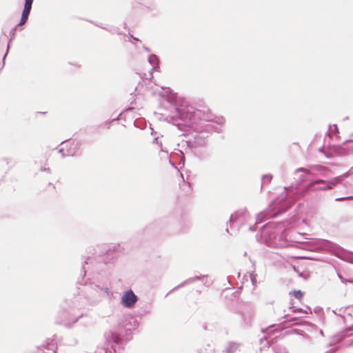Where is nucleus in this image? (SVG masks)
<instances>
[{
    "label": "nucleus",
    "instance_id": "obj_26",
    "mask_svg": "<svg viewBox=\"0 0 353 353\" xmlns=\"http://www.w3.org/2000/svg\"><path fill=\"white\" fill-rule=\"evenodd\" d=\"M119 247V245L117 246L115 245H109L108 249H106V254L110 255V253H112V252L117 251V249Z\"/></svg>",
    "mask_w": 353,
    "mask_h": 353
},
{
    "label": "nucleus",
    "instance_id": "obj_12",
    "mask_svg": "<svg viewBox=\"0 0 353 353\" xmlns=\"http://www.w3.org/2000/svg\"><path fill=\"white\" fill-rule=\"evenodd\" d=\"M138 296L132 290L125 291L121 297V304L126 308H132L138 301Z\"/></svg>",
    "mask_w": 353,
    "mask_h": 353
},
{
    "label": "nucleus",
    "instance_id": "obj_28",
    "mask_svg": "<svg viewBox=\"0 0 353 353\" xmlns=\"http://www.w3.org/2000/svg\"><path fill=\"white\" fill-rule=\"evenodd\" d=\"M293 295L296 299L301 300L303 296V293L301 290H295L293 292Z\"/></svg>",
    "mask_w": 353,
    "mask_h": 353
},
{
    "label": "nucleus",
    "instance_id": "obj_39",
    "mask_svg": "<svg viewBox=\"0 0 353 353\" xmlns=\"http://www.w3.org/2000/svg\"><path fill=\"white\" fill-rule=\"evenodd\" d=\"M121 114H122V113H120V114H119L118 117H117V118H116V119H112V120L110 122V123H113L114 121H118V120L120 119V117H121Z\"/></svg>",
    "mask_w": 353,
    "mask_h": 353
},
{
    "label": "nucleus",
    "instance_id": "obj_11",
    "mask_svg": "<svg viewBox=\"0 0 353 353\" xmlns=\"http://www.w3.org/2000/svg\"><path fill=\"white\" fill-rule=\"evenodd\" d=\"M57 348V343L53 339H48L41 345L37 347V350L32 353H55Z\"/></svg>",
    "mask_w": 353,
    "mask_h": 353
},
{
    "label": "nucleus",
    "instance_id": "obj_30",
    "mask_svg": "<svg viewBox=\"0 0 353 353\" xmlns=\"http://www.w3.org/2000/svg\"><path fill=\"white\" fill-rule=\"evenodd\" d=\"M338 277L340 279L342 283H353V279H345L341 274H338Z\"/></svg>",
    "mask_w": 353,
    "mask_h": 353
},
{
    "label": "nucleus",
    "instance_id": "obj_9",
    "mask_svg": "<svg viewBox=\"0 0 353 353\" xmlns=\"http://www.w3.org/2000/svg\"><path fill=\"white\" fill-rule=\"evenodd\" d=\"M292 241V240H291ZM293 241L302 243V241L298 240H293ZM304 243V248L311 250L319 252L321 250L325 249L327 248V244L330 242L325 239H310L308 241L303 242Z\"/></svg>",
    "mask_w": 353,
    "mask_h": 353
},
{
    "label": "nucleus",
    "instance_id": "obj_2",
    "mask_svg": "<svg viewBox=\"0 0 353 353\" xmlns=\"http://www.w3.org/2000/svg\"><path fill=\"white\" fill-rule=\"evenodd\" d=\"M94 260L92 257L88 256L82 265L83 277L78 281V283L81 285V288H79L81 294L75 297L73 301L74 307L78 310L97 303L101 300L103 294H105L107 296L110 294V289L108 287L101 286L94 283H88V281L84 278L86 273L85 265L92 264Z\"/></svg>",
    "mask_w": 353,
    "mask_h": 353
},
{
    "label": "nucleus",
    "instance_id": "obj_38",
    "mask_svg": "<svg viewBox=\"0 0 353 353\" xmlns=\"http://www.w3.org/2000/svg\"><path fill=\"white\" fill-rule=\"evenodd\" d=\"M197 352L198 353H210V352L208 351V350L206 348L204 350H203V349L197 350Z\"/></svg>",
    "mask_w": 353,
    "mask_h": 353
},
{
    "label": "nucleus",
    "instance_id": "obj_5",
    "mask_svg": "<svg viewBox=\"0 0 353 353\" xmlns=\"http://www.w3.org/2000/svg\"><path fill=\"white\" fill-rule=\"evenodd\" d=\"M106 347L99 348L96 353H121L124 341L120 335L112 331L105 334Z\"/></svg>",
    "mask_w": 353,
    "mask_h": 353
},
{
    "label": "nucleus",
    "instance_id": "obj_29",
    "mask_svg": "<svg viewBox=\"0 0 353 353\" xmlns=\"http://www.w3.org/2000/svg\"><path fill=\"white\" fill-rule=\"evenodd\" d=\"M250 280L252 281V285L254 286H256V274L253 272L250 273Z\"/></svg>",
    "mask_w": 353,
    "mask_h": 353
},
{
    "label": "nucleus",
    "instance_id": "obj_1",
    "mask_svg": "<svg viewBox=\"0 0 353 353\" xmlns=\"http://www.w3.org/2000/svg\"><path fill=\"white\" fill-rule=\"evenodd\" d=\"M168 101L173 104L175 114L167 116L165 120L181 131L199 133L219 132L225 123L224 117L214 115L206 106L196 109L186 99L176 94L169 97Z\"/></svg>",
    "mask_w": 353,
    "mask_h": 353
},
{
    "label": "nucleus",
    "instance_id": "obj_7",
    "mask_svg": "<svg viewBox=\"0 0 353 353\" xmlns=\"http://www.w3.org/2000/svg\"><path fill=\"white\" fill-rule=\"evenodd\" d=\"M186 143L190 150L199 159H203L208 157L209 154L205 149L207 139L203 135L196 134L193 139L188 140Z\"/></svg>",
    "mask_w": 353,
    "mask_h": 353
},
{
    "label": "nucleus",
    "instance_id": "obj_22",
    "mask_svg": "<svg viewBox=\"0 0 353 353\" xmlns=\"http://www.w3.org/2000/svg\"><path fill=\"white\" fill-rule=\"evenodd\" d=\"M238 349V345L235 343H230L226 349L225 353H234Z\"/></svg>",
    "mask_w": 353,
    "mask_h": 353
},
{
    "label": "nucleus",
    "instance_id": "obj_41",
    "mask_svg": "<svg viewBox=\"0 0 353 353\" xmlns=\"http://www.w3.org/2000/svg\"><path fill=\"white\" fill-rule=\"evenodd\" d=\"M299 276H300V277H303V278H304L305 279H307V276H305L304 275V273H303V272H300V273H299Z\"/></svg>",
    "mask_w": 353,
    "mask_h": 353
},
{
    "label": "nucleus",
    "instance_id": "obj_47",
    "mask_svg": "<svg viewBox=\"0 0 353 353\" xmlns=\"http://www.w3.org/2000/svg\"><path fill=\"white\" fill-rule=\"evenodd\" d=\"M180 153H181V154L182 156H183V152H182L181 151H180Z\"/></svg>",
    "mask_w": 353,
    "mask_h": 353
},
{
    "label": "nucleus",
    "instance_id": "obj_24",
    "mask_svg": "<svg viewBox=\"0 0 353 353\" xmlns=\"http://www.w3.org/2000/svg\"><path fill=\"white\" fill-rule=\"evenodd\" d=\"M350 307V306H348V307H341V308L339 309L338 310H339V312H338V313L336 312V310H333L332 312H333L336 315L339 316L340 317H341V318H342V319H343V321H345V316L342 314V313H345L346 310H347L348 307Z\"/></svg>",
    "mask_w": 353,
    "mask_h": 353
},
{
    "label": "nucleus",
    "instance_id": "obj_20",
    "mask_svg": "<svg viewBox=\"0 0 353 353\" xmlns=\"http://www.w3.org/2000/svg\"><path fill=\"white\" fill-rule=\"evenodd\" d=\"M294 174H295V172ZM307 174H310L305 173V172H299L298 174H294V175L297 176V179H296L297 182L299 183H302L306 181Z\"/></svg>",
    "mask_w": 353,
    "mask_h": 353
},
{
    "label": "nucleus",
    "instance_id": "obj_14",
    "mask_svg": "<svg viewBox=\"0 0 353 353\" xmlns=\"http://www.w3.org/2000/svg\"><path fill=\"white\" fill-rule=\"evenodd\" d=\"M125 321L126 323L124 325V327L127 331L135 330L139 326V322L132 317L126 319Z\"/></svg>",
    "mask_w": 353,
    "mask_h": 353
},
{
    "label": "nucleus",
    "instance_id": "obj_42",
    "mask_svg": "<svg viewBox=\"0 0 353 353\" xmlns=\"http://www.w3.org/2000/svg\"><path fill=\"white\" fill-rule=\"evenodd\" d=\"M334 133H338V128L336 125H334Z\"/></svg>",
    "mask_w": 353,
    "mask_h": 353
},
{
    "label": "nucleus",
    "instance_id": "obj_10",
    "mask_svg": "<svg viewBox=\"0 0 353 353\" xmlns=\"http://www.w3.org/2000/svg\"><path fill=\"white\" fill-rule=\"evenodd\" d=\"M250 215L246 209H241L232 214L229 220L230 225L236 223L239 228L249 222Z\"/></svg>",
    "mask_w": 353,
    "mask_h": 353
},
{
    "label": "nucleus",
    "instance_id": "obj_19",
    "mask_svg": "<svg viewBox=\"0 0 353 353\" xmlns=\"http://www.w3.org/2000/svg\"><path fill=\"white\" fill-rule=\"evenodd\" d=\"M243 318L247 324H250L254 316V313L252 310H249L243 312Z\"/></svg>",
    "mask_w": 353,
    "mask_h": 353
},
{
    "label": "nucleus",
    "instance_id": "obj_44",
    "mask_svg": "<svg viewBox=\"0 0 353 353\" xmlns=\"http://www.w3.org/2000/svg\"><path fill=\"white\" fill-rule=\"evenodd\" d=\"M143 49H144L145 51H147V52H150V49H149L148 47L145 46H143Z\"/></svg>",
    "mask_w": 353,
    "mask_h": 353
},
{
    "label": "nucleus",
    "instance_id": "obj_13",
    "mask_svg": "<svg viewBox=\"0 0 353 353\" xmlns=\"http://www.w3.org/2000/svg\"><path fill=\"white\" fill-rule=\"evenodd\" d=\"M207 275H203V276H194V277H191V278H189L186 280H185L183 282H182L181 284L178 285L177 286H176L174 288L172 289V291H174L176 290H178L185 285H189V284H191L195 281H199V280H201L203 279V278L206 277Z\"/></svg>",
    "mask_w": 353,
    "mask_h": 353
},
{
    "label": "nucleus",
    "instance_id": "obj_17",
    "mask_svg": "<svg viewBox=\"0 0 353 353\" xmlns=\"http://www.w3.org/2000/svg\"><path fill=\"white\" fill-rule=\"evenodd\" d=\"M59 152L61 154L62 157L76 155V151L74 150V148H72V147L67 150H65L64 148H61L59 150Z\"/></svg>",
    "mask_w": 353,
    "mask_h": 353
},
{
    "label": "nucleus",
    "instance_id": "obj_49",
    "mask_svg": "<svg viewBox=\"0 0 353 353\" xmlns=\"http://www.w3.org/2000/svg\"><path fill=\"white\" fill-rule=\"evenodd\" d=\"M320 334H323V331L322 330H321Z\"/></svg>",
    "mask_w": 353,
    "mask_h": 353
},
{
    "label": "nucleus",
    "instance_id": "obj_46",
    "mask_svg": "<svg viewBox=\"0 0 353 353\" xmlns=\"http://www.w3.org/2000/svg\"><path fill=\"white\" fill-rule=\"evenodd\" d=\"M293 308H294V307H293V306H291V307H290V310H292Z\"/></svg>",
    "mask_w": 353,
    "mask_h": 353
},
{
    "label": "nucleus",
    "instance_id": "obj_8",
    "mask_svg": "<svg viewBox=\"0 0 353 353\" xmlns=\"http://www.w3.org/2000/svg\"><path fill=\"white\" fill-rule=\"evenodd\" d=\"M299 172L310 173L312 175L319 174L323 177H329L332 174V171L326 166L315 164L310 165L307 168H299L295 170V174Z\"/></svg>",
    "mask_w": 353,
    "mask_h": 353
},
{
    "label": "nucleus",
    "instance_id": "obj_35",
    "mask_svg": "<svg viewBox=\"0 0 353 353\" xmlns=\"http://www.w3.org/2000/svg\"><path fill=\"white\" fill-rule=\"evenodd\" d=\"M275 353H288V352L285 348L279 347L276 349Z\"/></svg>",
    "mask_w": 353,
    "mask_h": 353
},
{
    "label": "nucleus",
    "instance_id": "obj_23",
    "mask_svg": "<svg viewBox=\"0 0 353 353\" xmlns=\"http://www.w3.org/2000/svg\"><path fill=\"white\" fill-rule=\"evenodd\" d=\"M272 179V174H265V175H263L262 176V178H261V187L265 184V183H269L271 180Z\"/></svg>",
    "mask_w": 353,
    "mask_h": 353
},
{
    "label": "nucleus",
    "instance_id": "obj_33",
    "mask_svg": "<svg viewBox=\"0 0 353 353\" xmlns=\"http://www.w3.org/2000/svg\"><path fill=\"white\" fill-rule=\"evenodd\" d=\"M345 200H353V196H345V197H339L336 199L337 201H342Z\"/></svg>",
    "mask_w": 353,
    "mask_h": 353
},
{
    "label": "nucleus",
    "instance_id": "obj_32",
    "mask_svg": "<svg viewBox=\"0 0 353 353\" xmlns=\"http://www.w3.org/2000/svg\"><path fill=\"white\" fill-rule=\"evenodd\" d=\"M28 19V17H24L23 15L21 14V20L17 26H20L25 24L27 22Z\"/></svg>",
    "mask_w": 353,
    "mask_h": 353
},
{
    "label": "nucleus",
    "instance_id": "obj_3",
    "mask_svg": "<svg viewBox=\"0 0 353 353\" xmlns=\"http://www.w3.org/2000/svg\"><path fill=\"white\" fill-rule=\"evenodd\" d=\"M260 238L263 243L271 248H285L290 245L286 230L281 223H268L261 230Z\"/></svg>",
    "mask_w": 353,
    "mask_h": 353
},
{
    "label": "nucleus",
    "instance_id": "obj_15",
    "mask_svg": "<svg viewBox=\"0 0 353 353\" xmlns=\"http://www.w3.org/2000/svg\"><path fill=\"white\" fill-rule=\"evenodd\" d=\"M148 62L152 66L151 72L159 68V59L155 54H152L149 56ZM150 75L152 76V72H150Z\"/></svg>",
    "mask_w": 353,
    "mask_h": 353
},
{
    "label": "nucleus",
    "instance_id": "obj_48",
    "mask_svg": "<svg viewBox=\"0 0 353 353\" xmlns=\"http://www.w3.org/2000/svg\"><path fill=\"white\" fill-rule=\"evenodd\" d=\"M226 232L229 233V230L228 228L226 229Z\"/></svg>",
    "mask_w": 353,
    "mask_h": 353
},
{
    "label": "nucleus",
    "instance_id": "obj_27",
    "mask_svg": "<svg viewBox=\"0 0 353 353\" xmlns=\"http://www.w3.org/2000/svg\"><path fill=\"white\" fill-rule=\"evenodd\" d=\"M153 143H156L157 145H158L160 148V150L161 152H164L163 148H162V142H161V140L160 139V138L158 137H155L152 141Z\"/></svg>",
    "mask_w": 353,
    "mask_h": 353
},
{
    "label": "nucleus",
    "instance_id": "obj_37",
    "mask_svg": "<svg viewBox=\"0 0 353 353\" xmlns=\"http://www.w3.org/2000/svg\"><path fill=\"white\" fill-rule=\"evenodd\" d=\"M149 312H150V310H143V311H141V312H138V314H139V315H141V316H143V315H144V314H147V313H149Z\"/></svg>",
    "mask_w": 353,
    "mask_h": 353
},
{
    "label": "nucleus",
    "instance_id": "obj_21",
    "mask_svg": "<svg viewBox=\"0 0 353 353\" xmlns=\"http://www.w3.org/2000/svg\"><path fill=\"white\" fill-rule=\"evenodd\" d=\"M83 313H79L78 314L73 315L70 319H68L67 322H65V324H70V323L73 324V323H76L78 321L79 318H81V317H83Z\"/></svg>",
    "mask_w": 353,
    "mask_h": 353
},
{
    "label": "nucleus",
    "instance_id": "obj_34",
    "mask_svg": "<svg viewBox=\"0 0 353 353\" xmlns=\"http://www.w3.org/2000/svg\"><path fill=\"white\" fill-rule=\"evenodd\" d=\"M343 259L348 263H353V255H347Z\"/></svg>",
    "mask_w": 353,
    "mask_h": 353
},
{
    "label": "nucleus",
    "instance_id": "obj_51",
    "mask_svg": "<svg viewBox=\"0 0 353 353\" xmlns=\"http://www.w3.org/2000/svg\"><path fill=\"white\" fill-rule=\"evenodd\" d=\"M352 307H353V305H352Z\"/></svg>",
    "mask_w": 353,
    "mask_h": 353
},
{
    "label": "nucleus",
    "instance_id": "obj_31",
    "mask_svg": "<svg viewBox=\"0 0 353 353\" xmlns=\"http://www.w3.org/2000/svg\"><path fill=\"white\" fill-rule=\"evenodd\" d=\"M293 312H302V313H305V314L312 313L311 309L309 307H307V310H305L302 308H297V309L294 310Z\"/></svg>",
    "mask_w": 353,
    "mask_h": 353
},
{
    "label": "nucleus",
    "instance_id": "obj_16",
    "mask_svg": "<svg viewBox=\"0 0 353 353\" xmlns=\"http://www.w3.org/2000/svg\"><path fill=\"white\" fill-rule=\"evenodd\" d=\"M18 27L19 26L16 25L10 32V41H9L8 45H7L6 52V54H5V55H4L3 58V65L5 63L6 57L7 54H8V52L9 51V49H10V42L14 39L15 33H16V31H17Z\"/></svg>",
    "mask_w": 353,
    "mask_h": 353
},
{
    "label": "nucleus",
    "instance_id": "obj_50",
    "mask_svg": "<svg viewBox=\"0 0 353 353\" xmlns=\"http://www.w3.org/2000/svg\"><path fill=\"white\" fill-rule=\"evenodd\" d=\"M325 353H332V352H325Z\"/></svg>",
    "mask_w": 353,
    "mask_h": 353
},
{
    "label": "nucleus",
    "instance_id": "obj_40",
    "mask_svg": "<svg viewBox=\"0 0 353 353\" xmlns=\"http://www.w3.org/2000/svg\"><path fill=\"white\" fill-rule=\"evenodd\" d=\"M41 171H43V172H44V171L50 172V170L49 168H41Z\"/></svg>",
    "mask_w": 353,
    "mask_h": 353
},
{
    "label": "nucleus",
    "instance_id": "obj_45",
    "mask_svg": "<svg viewBox=\"0 0 353 353\" xmlns=\"http://www.w3.org/2000/svg\"><path fill=\"white\" fill-rule=\"evenodd\" d=\"M130 37H132L135 41H139V39L136 37H134L132 34H130Z\"/></svg>",
    "mask_w": 353,
    "mask_h": 353
},
{
    "label": "nucleus",
    "instance_id": "obj_25",
    "mask_svg": "<svg viewBox=\"0 0 353 353\" xmlns=\"http://www.w3.org/2000/svg\"><path fill=\"white\" fill-rule=\"evenodd\" d=\"M283 319H286L285 321L291 322L294 325H299V323L295 322L298 319L296 317L289 318V315L286 314V315H285L283 317Z\"/></svg>",
    "mask_w": 353,
    "mask_h": 353
},
{
    "label": "nucleus",
    "instance_id": "obj_6",
    "mask_svg": "<svg viewBox=\"0 0 353 353\" xmlns=\"http://www.w3.org/2000/svg\"><path fill=\"white\" fill-rule=\"evenodd\" d=\"M349 176L348 172L342 175L334 177L330 180L316 179L310 182L307 185V190L308 191H327L332 190L334 186L341 183L345 178Z\"/></svg>",
    "mask_w": 353,
    "mask_h": 353
},
{
    "label": "nucleus",
    "instance_id": "obj_4",
    "mask_svg": "<svg viewBox=\"0 0 353 353\" xmlns=\"http://www.w3.org/2000/svg\"><path fill=\"white\" fill-rule=\"evenodd\" d=\"M293 204V200L288 198V194L282 193L276 199L273 201L266 210L259 213L256 217L255 224H250L249 230L254 232L255 225L262 223L265 219L274 218L278 214L285 212Z\"/></svg>",
    "mask_w": 353,
    "mask_h": 353
},
{
    "label": "nucleus",
    "instance_id": "obj_18",
    "mask_svg": "<svg viewBox=\"0 0 353 353\" xmlns=\"http://www.w3.org/2000/svg\"><path fill=\"white\" fill-rule=\"evenodd\" d=\"M32 3H33L32 1H29L25 0V4H24V8H23V10L22 12V15H23L24 17H29V14L30 13L31 9H32Z\"/></svg>",
    "mask_w": 353,
    "mask_h": 353
},
{
    "label": "nucleus",
    "instance_id": "obj_43",
    "mask_svg": "<svg viewBox=\"0 0 353 353\" xmlns=\"http://www.w3.org/2000/svg\"><path fill=\"white\" fill-rule=\"evenodd\" d=\"M181 176L183 179V181H185V179L184 178L183 174L181 173ZM186 180H188V176H187Z\"/></svg>",
    "mask_w": 353,
    "mask_h": 353
},
{
    "label": "nucleus",
    "instance_id": "obj_36",
    "mask_svg": "<svg viewBox=\"0 0 353 353\" xmlns=\"http://www.w3.org/2000/svg\"><path fill=\"white\" fill-rule=\"evenodd\" d=\"M97 26L102 28L103 29L107 30L110 32H114V31L116 32L117 31V29L113 27L108 28V27H105L101 25H99V24H97Z\"/></svg>",
    "mask_w": 353,
    "mask_h": 353
}]
</instances>
